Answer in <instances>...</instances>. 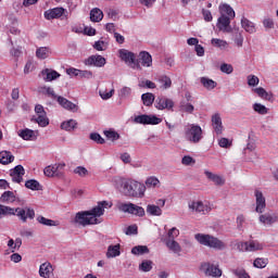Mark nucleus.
<instances>
[{
    "label": "nucleus",
    "instance_id": "f257e3e1",
    "mask_svg": "<svg viewBox=\"0 0 278 278\" xmlns=\"http://www.w3.org/2000/svg\"><path fill=\"white\" fill-rule=\"evenodd\" d=\"M113 203L110 201H100L97 206L89 211L78 212L74 222L81 227H88V225H101V216L105 214V210H110Z\"/></svg>",
    "mask_w": 278,
    "mask_h": 278
},
{
    "label": "nucleus",
    "instance_id": "f03ea898",
    "mask_svg": "<svg viewBox=\"0 0 278 278\" xmlns=\"http://www.w3.org/2000/svg\"><path fill=\"white\" fill-rule=\"evenodd\" d=\"M218 10L220 14L216 24L218 31H223V34H231L233 31V28H231V21L236 18V11H233V8L227 3L219 4Z\"/></svg>",
    "mask_w": 278,
    "mask_h": 278
},
{
    "label": "nucleus",
    "instance_id": "7ed1b4c3",
    "mask_svg": "<svg viewBox=\"0 0 278 278\" xmlns=\"http://www.w3.org/2000/svg\"><path fill=\"white\" fill-rule=\"evenodd\" d=\"M2 216H17L22 223H27V218L29 220H34L36 218V211L31 207H11L0 204V218Z\"/></svg>",
    "mask_w": 278,
    "mask_h": 278
},
{
    "label": "nucleus",
    "instance_id": "20e7f679",
    "mask_svg": "<svg viewBox=\"0 0 278 278\" xmlns=\"http://www.w3.org/2000/svg\"><path fill=\"white\" fill-rule=\"evenodd\" d=\"M122 192L125 197L142 199L144 197V192H147V186L135 179H128L122 184Z\"/></svg>",
    "mask_w": 278,
    "mask_h": 278
},
{
    "label": "nucleus",
    "instance_id": "39448f33",
    "mask_svg": "<svg viewBox=\"0 0 278 278\" xmlns=\"http://www.w3.org/2000/svg\"><path fill=\"white\" fill-rule=\"evenodd\" d=\"M194 238L199 244H202V247H208V249H215L216 251L227 249V244H225V242L212 235L195 233Z\"/></svg>",
    "mask_w": 278,
    "mask_h": 278
},
{
    "label": "nucleus",
    "instance_id": "423d86ee",
    "mask_svg": "<svg viewBox=\"0 0 278 278\" xmlns=\"http://www.w3.org/2000/svg\"><path fill=\"white\" fill-rule=\"evenodd\" d=\"M115 207L116 210H118V212H122L123 214H130L131 216H138L139 218L146 216L144 207L138 206L137 204L131 202H123L118 200L115 203Z\"/></svg>",
    "mask_w": 278,
    "mask_h": 278
},
{
    "label": "nucleus",
    "instance_id": "0eeeda50",
    "mask_svg": "<svg viewBox=\"0 0 278 278\" xmlns=\"http://www.w3.org/2000/svg\"><path fill=\"white\" fill-rule=\"evenodd\" d=\"M185 139L192 144H199L203 140V128L197 124L185 126Z\"/></svg>",
    "mask_w": 278,
    "mask_h": 278
},
{
    "label": "nucleus",
    "instance_id": "6e6552de",
    "mask_svg": "<svg viewBox=\"0 0 278 278\" xmlns=\"http://www.w3.org/2000/svg\"><path fill=\"white\" fill-rule=\"evenodd\" d=\"M237 249L241 252L253 253L255 251H264V243L257 240H251L245 242L240 241L237 243Z\"/></svg>",
    "mask_w": 278,
    "mask_h": 278
},
{
    "label": "nucleus",
    "instance_id": "1a4fd4ad",
    "mask_svg": "<svg viewBox=\"0 0 278 278\" xmlns=\"http://www.w3.org/2000/svg\"><path fill=\"white\" fill-rule=\"evenodd\" d=\"M118 58L122 62H125L127 66H130L131 68H140V64L136 63V53L127 49H119Z\"/></svg>",
    "mask_w": 278,
    "mask_h": 278
},
{
    "label": "nucleus",
    "instance_id": "9d476101",
    "mask_svg": "<svg viewBox=\"0 0 278 278\" xmlns=\"http://www.w3.org/2000/svg\"><path fill=\"white\" fill-rule=\"evenodd\" d=\"M35 116L31 118L39 127H47L49 125V117H47V111L41 104L35 106Z\"/></svg>",
    "mask_w": 278,
    "mask_h": 278
},
{
    "label": "nucleus",
    "instance_id": "9b49d317",
    "mask_svg": "<svg viewBox=\"0 0 278 278\" xmlns=\"http://www.w3.org/2000/svg\"><path fill=\"white\" fill-rule=\"evenodd\" d=\"M201 270H203L206 277L220 278L223 277V270L218 268V265L212 263H202Z\"/></svg>",
    "mask_w": 278,
    "mask_h": 278
},
{
    "label": "nucleus",
    "instance_id": "f8f14e48",
    "mask_svg": "<svg viewBox=\"0 0 278 278\" xmlns=\"http://www.w3.org/2000/svg\"><path fill=\"white\" fill-rule=\"evenodd\" d=\"M134 123L137 125H160L162 123V118L155 116V115H138L135 117Z\"/></svg>",
    "mask_w": 278,
    "mask_h": 278
},
{
    "label": "nucleus",
    "instance_id": "ddd939ff",
    "mask_svg": "<svg viewBox=\"0 0 278 278\" xmlns=\"http://www.w3.org/2000/svg\"><path fill=\"white\" fill-rule=\"evenodd\" d=\"M254 197H255V212L257 214H264V211L266 210V197H264V193L260 189L254 190Z\"/></svg>",
    "mask_w": 278,
    "mask_h": 278
},
{
    "label": "nucleus",
    "instance_id": "4468645a",
    "mask_svg": "<svg viewBox=\"0 0 278 278\" xmlns=\"http://www.w3.org/2000/svg\"><path fill=\"white\" fill-rule=\"evenodd\" d=\"M154 106L156 110H172L175 108V102L164 96H160L154 101Z\"/></svg>",
    "mask_w": 278,
    "mask_h": 278
},
{
    "label": "nucleus",
    "instance_id": "2eb2a0df",
    "mask_svg": "<svg viewBox=\"0 0 278 278\" xmlns=\"http://www.w3.org/2000/svg\"><path fill=\"white\" fill-rule=\"evenodd\" d=\"M106 60L100 54H93L90 55L85 60L86 66H96L97 68H102V66H105Z\"/></svg>",
    "mask_w": 278,
    "mask_h": 278
},
{
    "label": "nucleus",
    "instance_id": "dca6fc26",
    "mask_svg": "<svg viewBox=\"0 0 278 278\" xmlns=\"http://www.w3.org/2000/svg\"><path fill=\"white\" fill-rule=\"evenodd\" d=\"M188 207L191 212H195V214H207L212 210L201 201H191L188 203Z\"/></svg>",
    "mask_w": 278,
    "mask_h": 278
},
{
    "label": "nucleus",
    "instance_id": "f3484780",
    "mask_svg": "<svg viewBox=\"0 0 278 278\" xmlns=\"http://www.w3.org/2000/svg\"><path fill=\"white\" fill-rule=\"evenodd\" d=\"M64 12H66V9L58 7L45 11L43 16L47 21H53V18H62V16H64Z\"/></svg>",
    "mask_w": 278,
    "mask_h": 278
},
{
    "label": "nucleus",
    "instance_id": "a211bd4d",
    "mask_svg": "<svg viewBox=\"0 0 278 278\" xmlns=\"http://www.w3.org/2000/svg\"><path fill=\"white\" fill-rule=\"evenodd\" d=\"M56 101L61 105V108H64V110H68V112H77V110H79L77 104L73 103L72 101L62 96L56 97Z\"/></svg>",
    "mask_w": 278,
    "mask_h": 278
},
{
    "label": "nucleus",
    "instance_id": "6ab92c4d",
    "mask_svg": "<svg viewBox=\"0 0 278 278\" xmlns=\"http://www.w3.org/2000/svg\"><path fill=\"white\" fill-rule=\"evenodd\" d=\"M40 77H42L43 81H55V79L60 78V73L52 68H45L40 72Z\"/></svg>",
    "mask_w": 278,
    "mask_h": 278
},
{
    "label": "nucleus",
    "instance_id": "aec40b11",
    "mask_svg": "<svg viewBox=\"0 0 278 278\" xmlns=\"http://www.w3.org/2000/svg\"><path fill=\"white\" fill-rule=\"evenodd\" d=\"M258 220L262 223V225H275V223L278 220V217L274 212H267L260 215Z\"/></svg>",
    "mask_w": 278,
    "mask_h": 278
},
{
    "label": "nucleus",
    "instance_id": "412c9836",
    "mask_svg": "<svg viewBox=\"0 0 278 278\" xmlns=\"http://www.w3.org/2000/svg\"><path fill=\"white\" fill-rule=\"evenodd\" d=\"M212 127L215 131V134H217V136H220V134H223V118H220V114L216 113L212 116Z\"/></svg>",
    "mask_w": 278,
    "mask_h": 278
},
{
    "label": "nucleus",
    "instance_id": "4be33fe9",
    "mask_svg": "<svg viewBox=\"0 0 278 278\" xmlns=\"http://www.w3.org/2000/svg\"><path fill=\"white\" fill-rule=\"evenodd\" d=\"M51 275H53V265L49 262L42 263L39 267V276L42 278H50Z\"/></svg>",
    "mask_w": 278,
    "mask_h": 278
},
{
    "label": "nucleus",
    "instance_id": "5701e85b",
    "mask_svg": "<svg viewBox=\"0 0 278 278\" xmlns=\"http://www.w3.org/2000/svg\"><path fill=\"white\" fill-rule=\"evenodd\" d=\"M241 27L248 34H255L257 31V28L255 27V23L251 22L249 18L244 16L241 18Z\"/></svg>",
    "mask_w": 278,
    "mask_h": 278
},
{
    "label": "nucleus",
    "instance_id": "b1692460",
    "mask_svg": "<svg viewBox=\"0 0 278 278\" xmlns=\"http://www.w3.org/2000/svg\"><path fill=\"white\" fill-rule=\"evenodd\" d=\"M139 60L141 62V65L149 68L150 66H153V56L147 51H141L139 53Z\"/></svg>",
    "mask_w": 278,
    "mask_h": 278
},
{
    "label": "nucleus",
    "instance_id": "393cba45",
    "mask_svg": "<svg viewBox=\"0 0 278 278\" xmlns=\"http://www.w3.org/2000/svg\"><path fill=\"white\" fill-rule=\"evenodd\" d=\"M157 83L160 84L161 90H168L173 86V80L166 75L159 76Z\"/></svg>",
    "mask_w": 278,
    "mask_h": 278
},
{
    "label": "nucleus",
    "instance_id": "a878e982",
    "mask_svg": "<svg viewBox=\"0 0 278 278\" xmlns=\"http://www.w3.org/2000/svg\"><path fill=\"white\" fill-rule=\"evenodd\" d=\"M204 175L210 179L211 181H214L216 186H224L225 180L222 176H218L212 172L205 170Z\"/></svg>",
    "mask_w": 278,
    "mask_h": 278
},
{
    "label": "nucleus",
    "instance_id": "bb28decb",
    "mask_svg": "<svg viewBox=\"0 0 278 278\" xmlns=\"http://www.w3.org/2000/svg\"><path fill=\"white\" fill-rule=\"evenodd\" d=\"M17 136H20L22 140H34V138H36V132L29 128H26L18 130Z\"/></svg>",
    "mask_w": 278,
    "mask_h": 278
},
{
    "label": "nucleus",
    "instance_id": "cd10ccee",
    "mask_svg": "<svg viewBox=\"0 0 278 278\" xmlns=\"http://www.w3.org/2000/svg\"><path fill=\"white\" fill-rule=\"evenodd\" d=\"M254 92L264 101H273V93L266 91L263 87L255 88Z\"/></svg>",
    "mask_w": 278,
    "mask_h": 278
},
{
    "label": "nucleus",
    "instance_id": "c85d7f7f",
    "mask_svg": "<svg viewBox=\"0 0 278 278\" xmlns=\"http://www.w3.org/2000/svg\"><path fill=\"white\" fill-rule=\"evenodd\" d=\"M90 21L92 23H101L103 21V11L99 8H94L90 11Z\"/></svg>",
    "mask_w": 278,
    "mask_h": 278
},
{
    "label": "nucleus",
    "instance_id": "c756f323",
    "mask_svg": "<svg viewBox=\"0 0 278 278\" xmlns=\"http://www.w3.org/2000/svg\"><path fill=\"white\" fill-rule=\"evenodd\" d=\"M14 162V155L10 151L0 152V164L8 165Z\"/></svg>",
    "mask_w": 278,
    "mask_h": 278
},
{
    "label": "nucleus",
    "instance_id": "7c9ffc66",
    "mask_svg": "<svg viewBox=\"0 0 278 278\" xmlns=\"http://www.w3.org/2000/svg\"><path fill=\"white\" fill-rule=\"evenodd\" d=\"M200 84L206 89V90H214L218 86L217 81H214L211 78L207 77H201L200 78Z\"/></svg>",
    "mask_w": 278,
    "mask_h": 278
},
{
    "label": "nucleus",
    "instance_id": "2f4dec72",
    "mask_svg": "<svg viewBox=\"0 0 278 278\" xmlns=\"http://www.w3.org/2000/svg\"><path fill=\"white\" fill-rule=\"evenodd\" d=\"M118 255H121V244L109 245L106 257L110 260L112 257H118Z\"/></svg>",
    "mask_w": 278,
    "mask_h": 278
},
{
    "label": "nucleus",
    "instance_id": "473e14b6",
    "mask_svg": "<svg viewBox=\"0 0 278 278\" xmlns=\"http://www.w3.org/2000/svg\"><path fill=\"white\" fill-rule=\"evenodd\" d=\"M165 244L173 253H179L181 251V245L175 239H166Z\"/></svg>",
    "mask_w": 278,
    "mask_h": 278
},
{
    "label": "nucleus",
    "instance_id": "72a5a7b5",
    "mask_svg": "<svg viewBox=\"0 0 278 278\" xmlns=\"http://www.w3.org/2000/svg\"><path fill=\"white\" fill-rule=\"evenodd\" d=\"M36 55L38 60H47L51 55V48L40 47L36 50Z\"/></svg>",
    "mask_w": 278,
    "mask_h": 278
},
{
    "label": "nucleus",
    "instance_id": "f704fd0d",
    "mask_svg": "<svg viewBox=\"0 0 278 278\" xmlns=\"http://www.w3.org/2000/svg\"><path fill=\"white\" fill-rule=\"evenodd\" d=\"M37 222L40 224V225H45V227H58V225H60L59 222H55L53 219H49L42 215H39L37 217Z\"/></svg>",
    "mask_w": 278,
    "mask_h": 278
},
{
    "label": "nucleus",
    "instance_id": "c9c22d12",
    "mask_svg": "<svg viewBox=\"0 0 278 278\" xmlns=\"http://www.w3.org/2000/svg\"><path fill=\"white\" fill-rule=\"evenodd\" d=\"M1 203H14L16 201V194L12 191H4L0 197Z\"/></svg>",
    "mask_w": 278,
    "mask_h": 278
},
{
    "label": "nucleus",
    "instance_id": "e433bc0d",
    "mask_svg": "<svg viewBox=\"0 0 278 278\" xmlns=\"http://www.w3.org/2000/svg\"><path fill=\"white\" fill-rule=\"evenodd\" d=\"M146 212L149 216H162V208L155 204H148Z\"/></svg>",
    "mask_w": 278,
    "mask_h": 278
},
{
    "label": "nucleus",
    "instance_id": "4c0bfd02",
    "mask_svg": "<svg viewBox=\"0 0 278 278\" xmlns=\"http://www.w3.org/2000/svg\"><path fill=\"white\" fill-rule=\"evenodd\" d=\"M141 100L143 105H146L147 108H151V105H153V103L155 102V94L151 92L143 93L141 96Z\"/></svg>",
    "mask_w": 278,
    "mask_h": 278
},
{
    "label": "nucleus",
    "instance_id": "58836bf2",
    "mask_svg": "<svg viewBox=\"0 0 278 278\" xmlns=\"http://www.w3.org/2000/svg\"><path fill=\"white\" fill-rule=\"evenodd\" d=\"M211 45L212 47H215L216 49H220L222 51H224L225 49H227V47H229V42H227V40H223L218 38H213L211 40Z\"/></svg>",
    "mask_w": 278,
    "mask_h": 278
},
{
    "label": "nucleus",
    "instance_id": "ea45409f",
    "mask_svg": "<svg viewBox=\"0 0 278 278\" xmlns=\"http://www.w3.org/2000/svg\"><path fill=\"white\" fill-rule=\"evenodd\" d=\"M230 273H232V275H235V277H238V278H251V275L247 273V269H244V267H237V268L230 269Z\"/></svg>",
    "mask_w": 278,
    "mask_h": 278
},
{
    "label": "nucleus",
    "instance_id": "a19ab883",
    "mask_svg": "<svg viewBox=\"0 0 278 278\" xmlns=\"http://www.w3.org/2000/svg\"><path fill=\"white\" fill-rule=\"evenodd\" d=\"M252 109L254 110V112H256V114H260L261 116H266V114H268V108H266V105L262 103L255 102L252 105Z\"/></svg>",
    "mask_w": 278,
    "mask_h": 278
},
{
    "label": "nucleus",
    "instance_id": "79ce46f5",
    "mask_svg": "<svg viewBox=\"0 0 278 278\" xmlns=\"http://www.w3.org/2000/svg\"><path fill=\"white\" fill-rule=\"evenodd\" d=\"M77 127V121L75 119H68L67 122H63L61 124V129H64L65 131H73Z\"/></svg>",
    "mask_w": 278,
    "mask_h": 278
},
{
    "label": "nucleus",
    "instance_id": "37998d69",
    "mask_svg": "<svg viewBox=\"0 0 278 278\" xmlns=\"http://www.w3.org/2000/svg\"><path fill=\"white\" fill-rule=\"evenodd\" d=\"M43 174L46 177H55L60 175V172H58V167H55V165H49L43 169Z\"/></svg>",
    "mask_w": 278,
    "mask_h": 278
},
{
    "label": "nucleus",
    "instance_id": "c03bdc74",
    "mask_svg": "<svg viewBox=\"0 0 278 278\" xmlns=\"http://www.w3.org/2000/svg\"><path fill=\"white\" fill-rule=\"evenodd\" d=\"M104 136L108 138V140H111L112 142H116V140L121 139V135L116 130H104Z\"/></svg>",
    "mask_w": 278,
    "mask_h": 278
},
{
    "label": "nucleus",
    "instance_id": "a18cd8bd",
    "mask_svg": "<svg viewBox=\"0 0 278 278\" xmlns=\"http://www.w3.org/2000/svg\"><path fill=\"white\" fill-rule=\"evenodd\" d=\"M132 255H146L149 253V248L147 245H136L131 249Z\"/></svg>",
    "mask_w": 278,
    "mask_h": 278
},
{
    "label": "nucleus",
    "instance_id": "49530a36",
    "mask_svg": "<svg viewBox=\"0 0 278 278\" xmlns=\"http://www.w3.org/2000/svg\"><path fill=\"white\" fill-rule=\"evenodd\" d=\"M153 269V262L146 260L142 261V263L139 265V270H141V273H150V270Z\"/></svg>",
    "mask_w": 278,
    "mask_h": 278
},
{
    "label": "nucleus",
    "instance_id": "de8ad7c7",
    "mask_svg": "<svg viewBox=\"0 0 278 278\" xmlns=\"http://www.w3.org/2000/svg\"><path fill=\"white\" fill-rule=\"evenodd\" d=\"M25 187L28 188V190H42L40 182H38L36 179L27 180L25 182Z\"/></svg>",
    "mask_w": 278,
    "mask_h": 278
},
{
    "label": "nucleus",
    "instance_id": "09e8293b",
    "mask_svg": "<svg viewBox=\"0 0 278 278\" xmlns=\"http://www.w3.org/2000/svg\"><path fill=\"white\" fill-rule=\"evenodd\" d=\"M147 188H157L160 186V179L155 176H150L146 179V185Z\"/></svg>",
    "mask_w": 278,
    "mask_h": 278
},
{
    "label": "nucleus",
    "instance_id": "8fccbe9b",
    "mask_svg": "<svg viewBox=\"0 0 278 278\" xmlns=\"http://www.w3.org/2000/svg\"><path fill=\"white\" fill-rule=\"evenodd\" d=\"M39 92H41V94H48V97H51L52 99H58L55 91L51 87H47V86L40 87Z\"/></svg>",
    "mask_w": 278,
    "mask_h": 278
},
{
    "label": "nucleus",
    "instance_id": "3c124183",
    "mask_svg": "<svg viewBox=\"0 0 278 278\" xmlns=\"http://www.w3.org/2000/svg\"><path fill=\"white\" fill-rule=\"evenodd\" d=\"M253 266L254 268H266L268 266V258H255Z\"/></svg>",
    "mask_w": 278,
    "mask_h": 278
},
{
    "label": "nucleus",
    "instance_id": "603ef678",
    "mask_svg": "<svg viewBox=\"0 0 278 278\" xmlns=\"http://www.w3.org/2000/svg\"><path fill=\"white\" fill-rule=\"evenodd\" d=\"M180 112H186L187 114H192L194 112V105L188 102L180 103Z\"/></svg>",
    "mask_w": 278,
    "mask_h": 278
},
{
    "label": "nucleus",
    "instance_id": "864d4df0",
    "mask_svg": "<svg viewBox=\"0 0 278 278\" xmlns=\"http://www.w3.org/2000/svg\"><path fill=\"white\" fill-rule=\"evenodd\" d=\"M89 138L93 142H97V144H105V139L99 132H91Z\"/></svg>",
    "mask_w": 278,
    "mask_h": 278
},
{
    "label": "nucleus",
    "instance_id": "5fc2aeb1",
    "mask_svg": "<svg viewBox=\"0 0 278 278\" xmlns=\"http://www.w3.org/2000/svg\"><path fill=\"white\" fill-rule=\"evenodd\" d=\"M263 27H265L266 31L269 29H275V21L270 17H265L263 20Z\"/></svg>",
    "mask_w": 278,
    "mask_h": 278
},
{
    "label": "nucleus",
    "instance_id": "6e6d98bb",
    "mask_svg": "<svg viewBox=\"0 0 278 278\" xmlns=\"http://www.w3.org/2000/svg\"><path fill=\"white\" fill-rule=\"evenodd\" d=\"M260 85V78L255 75L248 76V86L255 88V86Z\"/></svg>",
    "mask_w": 278,
    "mask_h": 278
},
{
    "label": "nucleus",
    "instance_id": "4d7b16f0",
    "mask_svg": "<svg viewBox=\"0 0 278 278\" xmlns=\"http://www.w3.org/2000/svg\"><path fill=\"white\" fill-rule=\"evenodd\" d=\"M175 238H179V229L177 227H173L167 232V240H175Z\"/></svg>",
    "mask_w": 278,
    "mask_h": 278
},
{
    "label": "nucleus",
    "instance_id": "13d9d810",
    "mask_svg": "<svg viewBox=\"0 0 278 278\" xmlns=\"http://www.w3.org/2000/svg\"><path fill=\"white\" fill-rule=\"evenodd\" d=\"M93 49H96V51H105V49H108V42L103 40L96 41Z\"/></svg>",
    "mask_w": 278,
    "mask_h": 278
},
{
    "label": "nucleus",
    "instance_id": "bf43d9fd",
    "mask_svg": "<svg viewBox=\"0 0 278 278\" xmlns=\"http://www.w3.org/2000/svg\"><path fill=\"white\" fill-rule=\"evenodd\" d=\"M139 87L140 88H149L151 90L155 89L156 86H155V83L151 81V80H141L139 83Z\"/></svg>",
    "mask_w": 278,
    "mask_h": 278
},
{
    "label": "nucleus",
    "instance_id": "052dcab7",
    "mask_svg": "<svg viewBox=\"0 0 278 278\" xmlns=\"http://www.w3.org/2000/svg\"><path fill=\"white\" fill-rule=\"evenodd\" d=\"M126 236H138V226L130 225L125 230Z\"/></svg>",
    "mask_w": 278,
    "mask_h": 278
},
{
    "label": "nucleus",
    "instance_id": "680f3d73",
    "mask_svg": "<svg viewBox=\"0 0 278 278\" xmlns=\"http://www.w3.org/2000/svg\"><path fill=\"white\" fill-rule=\"evenodd\" d=\"M100 97L103 99V101H108V99H112L114 97V89H111L110 91L103 90L100 91Z\"/></svg>",
    "mask_w": 278,
    "mask_h": 278
},
{
    "label": "nucleus",
    "instance_id": "e2e57ef3",
    "mask_svg": "<svg viewBox=\"0 0 278 278\" xmlns=\"http://www.w3.org/2000/svg\"><path fill=\"white\" fill-rule=\"evenodd\" d=\"M220 71L226 75H231V73H233V66L231 64L224 63L220 65Z\"/></svg>",
    "mask_w": 278,
    "mask_h": 278
},
{
    "label": "nucleus",
    "instance_id": "0e129e2a",
    "mask_svg": "<svg viewBox=\"0 0 278 278\" xmlns=\"http://www.w3.org/2000/svg\"><path fill=\"white\" fill-rule=\"evenodd\" d=\"M11 174L20 175L23 177L25 175V167H23V165H17L11 170Z\"/></svg>",
    "mask_w": 278,
    "mask_h": 278
},
{
    "label": "nucleus",
    "instance_id": "69168bd1",
    "mask_svg": "<svg viewBox=\"0 0 278 278\" xmlns=\"http://www.w3.org/2000/svg\"><path fill=\"white\" fill-rule=\"evenodd\" d=\"M119 97L121 99H127L131 94V88L129 87H124L119 90Z\"/></svg>",
    "mask_w": 278,
    "mask_h": 278
},
{
    "label": "nucleus",
    "instance_id": "338daca9",
    "mask_svg": "<svg viewBox=\"0 0 278 278\" xmlns=\"http://www.w3.org/2000/svg\"><path fill=\"white\" fill-rule=\"evenodd\" d=\"M75 175H79V177H86V175H88V169H86V167L84 166H77L74 169Z\"/></svg>",
    "mask_w": 278,
    "mask_h": 278
},
{
    "label": "nucleus",
    "instance_id": "774afa93",
    "mask_svg": "<svg viewBox=\"0 0 278 278\" xmlns=\"http://www.w3.org/2000/svg\"><path fill=\"white\" fill-rule=\"evenodd\" d=\"M218 144L222 149H229V147H231V141H229L227 138H220L218 140Z\"/></svg>",
    "mask_w": 278,
    "mask_h": 278
}]
</instances>
